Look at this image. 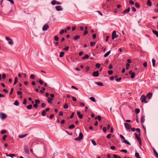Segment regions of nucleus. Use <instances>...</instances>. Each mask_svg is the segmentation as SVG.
Here are the masks:
<instances>
[{
    "label": "nucleus",
    "mask_w": 158,
    "mask_h": 158,
    "mask_svg": "<svg viewBox=\"0 0 158 158\" xmlns=\"http://www.w3.org/2000/svg\"><path fill=\"white\" fill-rule=\"evenodd\" d=\"M89 99L91 100L93 102H96V100H95V98L94 97H91L89 98Z\"/></svg>",
    "instance_id": "c85d7f7f"
},
{
    "label": "nucleus",
    "mask_w": 158,
    "mask_h": 158,
    "mask_svg": "<svg viewBox=\"0 0 158 158\" xmlns=\"http://www.w3.org/2000/svg\"><path fill=\"white\" fill-rule=\"evenodd\" d=\"M64 53L63 52H60L59 56L60 57H62L63 56Z\"/></svg>",
    "instance_id": "a878e982"
},
{
    "label": "nucleus",
    "mask_w": 158,
    "mask_h": 158,
    "mask_svg": "<svg viewBox=\"0 0 158 158\" xmlns=\"http://www.w3.org/2000/svg\"><path fill=\"white\" fill-rule=\"evenodd\" d=\"M17 79H18L17 77H15V81H14V85H15L16 83L17 82Z\"/></svg>",
    "instance_id": "79ce46f5"
},
{
    "label": "nucleus",
    "mask_w": 158,
    "mask_h": 158,
    "mask_svg": "<svg viewBox=\"0 0 158 158\" xmlns=\"http://www.w3.org/2000/svg\"><path fill=\"white\" fill-rule=\"evenodd\" d=\"M140 112V110L139 109L137 108L135 109V113L136 114H138Z\"/></svg>",
    "instance_id": "7c9ffc66"
},
{
    "label": "nucleus",
    "mask_w": 158,
    "mask_h": 158,
    "mask_svg": "<svg viewBox=\"0 0 158 158\" xmlns=\"http://www.w3.org/2000/svg\"><path fill=\"white\" fill-rule=\"evenodd\" d=\"M120 151L121 152L126 153L127 152V151L126 149H123V150H120Z\"/></svg>",
    "instance_id": "13d9d810"
},
{
    "label": "nucleus",
    "mask_w": 158,
    "mask_h": 158,
    "mask_svg": "<svg viewBox=\"0 0 158 158\" xmlns=\"http://www.w3.org/2000/svg\"><path fill=\"white\" fill-rule=\"evenodd\" d=\"M8 43L12 45L13 43L12 40L11 39L10 40L8 41Z\"/></svg>",
    "instance_id": "a19ab883"
},
{
    "label": "nucleus",
    "mask_w": 158,
    "mask_h": 158,
    "mask_svg": "<svg viewBox=\"0 0 158 158\" xmlns=\"http://www.w3.org/2000/svg\"><path fill=\"white\" fill-rule=\"evenodd\" d=\"M14 104L16 106H17L19 105V103L18 100H16L15 101V102L14 103Z\"/></svg>",
    "instance_id": "4be33fe9"
},
{
    "label": "nucleus",
    "mask_w": 158,
    "mask_h": 158,
    "mask_svg": "<svg viewBox=\"0 0 158 158\" xmlns=\"http://www.w3.org/2000/svg\"><path fill=\"white\" fill-rule=\"evenodd\" d=\"M135 138L137 139L138 141L139 142L140 145L141 144V140L139 136L136 133H135Z\"/></svg>",
    "instance_id": "f03ea898"
},
{
    "label": "nucleus",
    "mask_w": 158,
    "mask_h": 158,
    "mask_svg": "<svg viewBox=\"0 0 158 158\" xmlns=\"http://www.w3.org/2000/svg\"><path fill=\"white\" fill-rule=\"evenodd\" d=\"M51 4L52 5H55L56 4H60L61 3L59 2H57L55 0H53L52 2H51Z\"/></svg>",
    "instance_id": "6e6552de"
},
{
    "label": "nucleus",
    "mask_w": 158,
    "mask_h": 158,
    "mask_svg": "<svg viewBox=\"0 0 158 158\" xmlns=\"http://www.w3.org/2000/svg\"><path fill=\"white\" fill-rule=\"evenodd\" d=\"M49 25L47 24H45L43 27L42 30L43 31H46L49 28Z\"/></svg>",
    "instance_id": "20e7f679"
},
{
    "label": "nucleus",
    "mask_w": 158,
    "mask_h": 158,
    "mask_svg": "<svg viewBox=\"0 0 158 158\" xmlns=\"http://www.w3.org/2000/svg\"><path fill=\"white\" fill-rule=\"evenodd\" d=\"M89 57V56L87 54L85 56L82 58V59H87Z\"/></svg>",
    "instance_id": "72a5a7b5"
},
{
    "label": "nucleus",
    "mask_w": 158,
    "mask_h": 158,
    "mask_svg": "<svg viewBox=\"0 0 158 158\" xmlns=\"http://www.w3.org/2000/svg\"><path fill=\"white\" fill-rule=\"evenodd\" d=\"M6 117L7 115L6 114L2 112L0 113V118L2 120L6 119Z\"/></svg>",
    "instance_id": "f257e3e1"
},
{
    "label": "nucleus",
    "mask_w": 158,
    "mask_h": 158,
    "mask_svg": "<svg viewBox=\"0 0 158 158\" xmlns=\"http://www.w3.org/2000/svg\"><path fill=\"white\" fill-rule=\"evenodd\" d=\"M130 10H124L122 13L123 14L125 13H128L129 12Z\"/></svg>",
    "instance_id": "e2e57ef3"
},
{
    "label": "nucleus",
    "mask_w": 158,
    "mask_h": 158,
    "mask_svg": "<svg viewBox=\"0 0 158 158\" xmlns=\"http://www.w3.org/2000/svg\"><path fill=\"white\" fill-rule=\"evenodd\" d=\"M30 77L31 78L34 79L35 78V76L34 75L32 74L30 76Z\"/></svg>",
    "instance_id": "69168bd1"
},
{
    "label": "nucleus",
    "mask_w": 158,
    "mask_h": 158,
    "mask_svg": "<svg viewBox=\"0 0 158 158\" xmlns=\"http://www.w3.org/2000/svg\"><path fill=\"white\" fill-rule=\"evenodd\" d=\"M46 106V105L44 103H42L41 104V106L42 107H45Z\"/></svg>",
    "instance_id": "0e129e2a"
},
{
    "label": "nucleus",
    "mask_w": 158,
    "mask_h": 158,
    "mask_svg": "<svg viewBox=\"0 0 158 158\" xmlns=\"http://www.w3.org/2000/svg\"><path fill=\"white\" fill-rule=\"evenodd\" d=\"M118 36L116 35V31H114L112 34V39L114 40L115 38H117Z\"/></svg>",
    "instance_id": "7ed1b4c3"
},
{
    "label": "nucleus",
    "mask_w": 158,
    "mask_h": 158,
    "mask_svg": "<svg viewBox=\"0 0 158 158\" xmlns=\"http://www.w3.org/2000/svg\"><path fill=\"white\" fill-rule=\"evenodd\" d=\"M111 134H108L107 136H106V137L108 138V139H110L111 137Z\"/></svg>",
    "instance_id": "680f3d73"
},
{
    "label": "nucleus",
    "mask_w": 158,
    "mask_h": 158,
    "mask_svg": "<svg viewBox=\"0 0 158 158\" xmlns=\"http://www.w3.org/2000/svg\"><path fill=\"white\" fill-rule=\"evenodd\" d=\"M79 139L81 140L83 138V135L82 133L81 132H80L79 134Z\"/></svg>",
    "instance_id": "a211bd4d"
},
{
    "label": "nucleus",
    "mask_w": 158,
    "mask_h": 158,
    "mask_svg": "<svg viewBox=\"0 0 158 158\" xmlns=\"http://www.w3.org/2000/svg\"><path fill=\"white\" fill-rule=\"evenodd\" d=\"M141 101L142 102H144L146 103L147 102L146 101V97L144 95H143L141 98Z\"/></svg>",
    "instance_id": "423d86ee"
},
{
    "label": "nucleus",
    "mask_w": 158,
    "mask_h": 158,
    "mask_svg": "<svg viewBox=\"0 0 158 158\" xmlns=\"http://www.w3.org/2000/svg\"><path fill=\"white\" fill-rule=\"evenodd\" d=\"M120 137L121 139H123V140H124L125 139V137L122 135H120Z\"/></svg>",
    "instance_id": "49530a36"
},
{
    "label": "nucleus",
    "mask_w": 158,
    "mask_h": 158,
    "mask_svg": "<svg viewBox=\"0 0 158 158\" xmlns=\"http://www.w3.org/2000/svg\"><path fill=\"white\" fill-rule=\"evenodd\" d=\"M55 8L56 10H61L63 9L61 6H56Z\"/></svg>",
    "instance_id": "2eb2a0df"
},
{
    "label": "nucleus",
    "mask_w": 158,
    "mask_h": 158,
    "mask_svg": "<svg viewBox=\"0 0 158 158\" xmlns=\"http://www.w3.org/2000/svg\"><path fill=\"white\" fill-rule=\"evenodd\" d=\"M153 150L155 156L158 158V153L154 148H153Z\"/></svg>",
    "instance_id": "dca6fc26"
},
{
    "label": "nucleus",
    "mask_w": 158,
    "mask_h": 158,
    "mask_svg": "<svg viewBox=\"0 0 158 158\" xmlns=\"http://www.w3.org/2000/svg\"><path fill=\"white\" fill-rule=\"evenodd\" d=\"M145 116H143V115L142 116L141 118V123H143L144 122V121L145 120Z\"/></svg>",
    "instance_id": "f3484780"
},
{
    "label": "nucleus",
    "mask_w": 158,
    "mask_h": 158,
    "mask_svg": "<svg viewBox=\"0 0 158 158\" xmlns=\"http://www.w3.org/2000/svg\"><path fill=\"white\" fill-rule=\"evenodd\" d=\"M80 36L79 35H77L75 36L74 37V40H77L78 39H79L80 38Z\"/></svg>",
    "instance_id": "f704fd0d"
},
{
    "label": "nucleus",
    "mask_w": 158,
    "mask_h": 158,
    "mask_svg": "<svg viewBox=\"0 0 158 158\" xmlns=\"http://www.w3.org/2000/svg\"><path fill=\"white\" fill-rule=\"evenodd\" d=\"M64 32V30L63 29H62L60 32V35H62Z\"/></svg>",
    "instance_id": "8fccbe9b"
},
{
    "label": "nucleus",
    "mask_w": 158,
    "mask_h": 158,
    "mask_svg": "<svg viewBox=\"0 0 158 158\" xmlns=\"http://www.w3.org/2000/svg\"><path fill=\"white\" fill-rule=\"evenodd\" d=\"M71 88H72V89H74L76 90H78V88L77 87H76L75 86H71Z\"/></svg>",
    "instance_id": "bf43d9fd"
},
{
    "label": "nucleus",
    "mask_w": 158,
    "mask_h": 158,
    "mask_svg": "<svg viewBox=\"0 0 158 158\" xmlns=\"http://www.w3.org/2000/svg\"><path fill=\"white\" fill-rule=\"evenodd\" d=\"M147 4L148 6H150L152 5V3L150 0H148L147 1Z\"/></svg>",
    "instance_id": "393cba45"
},
{
    "label": "nucleus",
    "mask_w": 158,
    "mask_h": 158,
    "mask_svg": "<svg viewBox=\"0 0 158 158\" xmlns=\"http://www.w3.org/2000/svg\"><path fill=\"white\" fill-rule=\"evenodd\" d=\"M35 102L36 104H38L40 103V101L38 99H36L35 100Z\"/></svg>",
    "instance_id": "603ef678"
},
{
    "label": "nucleus",
    "mask_w": 158,
    "mask_h": 158,
    "mask_svg": "<svg viewBox=\"0 0 158 158\" xmlns=\"http://www.w3.org/2000/svg\"><path fill=\"white\" fill-rule=\"evenodd\" d=\"M97 12H98V13L101 16L102 15V12L99 10H97Z\"/></svg>",
    "instance_id": "774afa93"
},
{
    "label": "nucleus",
    "mask_w": 158,
    "mask_h": 158,
    "mask_svg": "<svg viewBox=\"0 0 158 158\" xmlns=\"http://www.w3.org/2000/svg\"><path fill=\"white\" fill-rule=\"evenodd\" d=\"M4 12H2L1 10H0V15H2V14H3L5 15H7L8 14V13H6V10H4Z\"/></svg>",
    "instance_id": "412c9836"
},
{
    "label": "nucleus",
    "mask_w": 158,
    "mask_h": 158,
    "mask_svg": "<svg viewBox=\"0 0 158 158\" xmlns=\"http://www.w3.org/2000/svg\"><path fill=\"white\" fill-rule=\"evenodd\" d=\"M95 84L97 85L100 86H103V84L102 82H95Z\"/></svg>",
    "instance_id": "9b49d317"
},
{
    "label": "nucleus",
    "mask_w": 158,
    "mask_h": 158,
    "mask_svg": "<svg viewBox=\"0 0 158 158\" xmlns=\"http://www.w3.org/2000/svg\"><path fill=\"white\" fill-rule=\"evenodd\" d=\"M135 74L134 73H132L131 75V78H133L135 76Z\"/></svg>",
    "instance_id": "ea45409f"
},
{
    "label": "nucleus",
    "mask_w": 158,
    "mask_h": 158,
    "mask_svg": "<svg viewBox=\"0 0 158 158\" xmlns=\"http://www.w3.org/2000/svg\"><path fill=\"white\" fill-rule=\"evenodd\" d=\"M95 118V119H98L99 121H100L101 120V117L100 116H98V117H96Z\"/></svg>",
    "instance_id": "473e14b6"
},
{
    "label": "nucleus",
    "mask_w": 158,
    "mask_h": 158,
    "mask_svg": "<svg viewBox=\"0 0 158 158\" xmlns=\"http://www.w3.org/2000/svg\"><path fill=\"white\" fill-rule=\"evenodd\" d=\"M6 155L7 156H10V157H12L13 156H15V155L14 154H10L8 155L7 154V153H6Z\"/></svg>",
    "instance_id": "b1692460"
},
{
    "label": "nucleus",
    "mask_w": 158,
    "mask_h": 158,
    "mask_svg": "<svg viewBox=\"0 0 158 158\" xmlns=\"http://www.w3.org/2000/svg\"><path fill=\"white\" fill-rule=\"evenodd\" d=\"M110 51H108L107 52H106L104 54V57H106L107 56L110 54Z\"/></svg>",
    "instance_id": "aec40b11"
},
{
    "label": "nucleus",
    "mask_w": 158,
    "mask_h": 158,
    "mask_svg": "<svg viewBox=\"0 0 158 158\" xmlns=\"http://www.w3.org/2000/svg\"><path fill=\"white\" fill-rule=\"evenodd\" d=\"M92 75L94 77H96L99 76V72L98 71H94L93 72Z\"/></svg>",
    "instance_id": "0eeeda50"
},
{
    "label": "nucleus",
    "mask_w": 158,
    "mask_h": 158,
    "mask_svg": "<svg viewBox=\"0 0 158 158\" xmlns=\"http://www.w3.org/2000/svg\"><path fill=\"white\" fill-rule=\"evenodd\" d=\"M135 156L136 158H141L139 157V154L138 152H136L135 153Z\"/></svg>",
    "instance_id": "bb28decb"
},
{
    "label": "nucleus",
    "mask_w": 158,
    "mask_h": 158,
    "mask_svg": "<svg viewBox=\"0 0 158 158\" xmlns=\"http://www.w3.org/2000/svg\"><path fill=\"white\" fill-rule=\"evenodd\" d=\"M75 127V126L74 125V124H72V125H70V126H69V129H73V128L74 127Z\"/></svg>",
    "instance_id": "c756f323"
},
{
    "label": "nucleus",
    "mask_w": 158,
    "mask_h": 158,
    "mask_svg": "<svg viewBox=\"0 0 158 158\" xmlns=\"http://www.w3.org/2000/svg\"><path fill=\"white\" fill-rule=\"evenodd\" d=\"M91 141L92 143L94 146H96L97 145V143L95 140H91Z\"/></svg>",
    "instance_id": "2f4dec72"
},
{
    "label": "nucleus",
    "mask_w": 158,
    "mask_h": 158,
    "mask_svg": "<svg viewBox=\"0 0 158 158\" xmlns=\"http://www.w3.org/2000/svg\"><path fill=\"white\" fill-rule=\"evenodd\" d=\"M130 64L128 63H127L126 64V68L127 69H129V67L130 66Z\"/></svg>",
    "instance_id": "4c0bfd02"
},
{
    "label": "nucleus",
    "mask_w": 158,
    "mask_h": 158,
    "mask_svg": "<svg viewBox=\"0 0 158 158\" xmlns=\"http://www.w3.org/2000/svg\"><path fill=\"white\" fill-rule=\"evenodd\" d=\"M74 112H73V113L71 115H70V118H73V116H74Z\"/></svg>",
    "instance_id": "338daca9"
},
{
    "label": "nucleus",
    "mask_w": 158,
    "mask_h": 158,
    "mask_svg": "<svg viewBox=\"0 0 158 158\" xmlns=\"http://www.w3.org/2000/svg\"><path fill=\"white\" fill-rule=\"evenodd\" d=\"M124 125L126 129H129L131 128V125L128 123H124Z\"/></svg>",
    "instance_id": "39448f33"
},
{
    "label": "nucleus",
    "mask_w": 158,
    "mask_h": 158,
    "mask_svg": "<svg viewBox=\"0 0 158 158\" xmlns=\"http://www.w3.org/2000/svg\"><path fill=\"white\" fill-rule=\"evenodd\" d=\"M95 44V42H91L90 43V45L91 46H94Z\"/></svg>",
    "instance_id": "c03bdc74"
},
{
    "label": "nucleus",
    "mask_w": 158,
    "mask_h": 158,
    "mask_svg": "<svg viewBox=\"0 0 158 158\" xmlns=\"http://www.w3.org/2000/svg\"><path fill=\"white\" fill-rule=\"evenodd\" d=\"M24 151L27 154H29V150H28L27 147L26 146H25Z\"/></svg>",
    "instance_id": "f8f14e48"
},
{
    "label": "nucleus",
    "mask_w": 158,
    "mask_h": 158,
    "mask_svg": "<svg viewBox=\"0 0 158 158\" xmlns=\"http://www.w3.org/2000/svg\"><path fill=\"white\" fill-rule=\"evenodd\" d=\"M26 103H27V100H26V98H25L24 99V100H23V104H26Z\"/></svg>",
    "instance_id": "4d7b16f0"
},
{
    "label": "nucleus",
    "mask_w": 158,
    "mask_h": 158,
    "mask_svg": "<svg viewBox=\"0 0 158 158\" xmlns=\"http://www.w3.org/2000/svg\"><path fill=\"white\" fill-rule=\"evenodd\" d=\"M32 105L31 104H30L27 106V108L29 110H30L31 109Z\"/></svg>",
    "instance_id": "c9c22d12"
},
{
    "label": "nucleus",
    "mask_w": 158,
    "mask_h": 158,
    "mask_svg": "<svg viewBox=\"0 0 158 158\" xmlns=\"http://www.w3.org/2000/svg\"><path fill=\"white\" fill-rule=\"evenodd\" d=\"M103 130L104 133H106V128L104 127L103 128Z\"/></svg>",
    "instance_id": "052dcab7"
},
{
    "label": "nucleus",
    "mask_w": 158,
    "mask_h": 158,
    "mask_svg": "<svg viewBox=\"0 0 158 158\" xmlns=\"http://www.w3.org/2000/svg\"><path fill=\"white\" fill-rule=\"evenodd\" d=\"M63 107H64V108L65 109H67L68 107V105L66 103H65Z\"/></svg>",
    "instance_id": "58836bf2"
},
{
    "label": "nucleus",
    "mask_w": 158,
    "mask_h": 158,
    "mask_svg": "<svg viewBox=\"0 0 158 158\" xmlns=\"http://www.w3.org/2000/svg\"><path fill=\"white\" fill-rule=\"evenodd\" d=\"M27 135V134H25L22 135H19V137L20 138H23L26 136Z\"/></svg>",
    "instance_id": "cd10ccee"
},
{
    "label": "nucleus",
    "mask_w": 158,
    "mask_h": 158,
    "mask_svg": "<svg viewBox=\"0 0 158 158\" xmlns=\"http://www.w3.org/2000/svg\"><path fill=\"white\" fill-rule=\"evenodd\" d=\"M69 49V46H67L65 48H63V50H65V51H68Z\"/></svg>",
    "instance_id": "de8ad7c7"
},
{
    "label": "nucleus",
    "mask_w": 158,
    "mask_h": 158,
    "mask_svg": "<svg viewBox=\"0 0 158 158\" xmlns=\"http://www.w3.org/2000/svg\"><path fill=\"white\" fill-rule=\"evenodd\" d=\"M54 39L55 40H56V41H58L59 40L58 37L57 36H55L54 37Z\"/></svg>",
    "instance_id": "09e8293b"
},
{
    "label": "nucleus",
    "mask_w": 158,
    "mask_h": 158,
    "mask_svg": "<svg viewBox=\"0 0 158 158\" xmlns=\"http://www.w3.org/2000/svg\"><path fill=\"white\" fill-rule=\"evenodd\" d=\"M123 142L127 144L128 145H131L130 143L125 139L123 140Z\"/></svg>",
    "instance_id": "ddd939ff"
},
{
    "label": "nucleus",
    "mask_w": 158,
    "mask_h": 158,
    "mask_svg": "<svg viewBox=\"0 0 158 158\" xmlns=\"http://www.w3.org/2000/svg\"><path fill=\"white\" fill-rule=\"evenodd\" d=\"M143 65L144 67H146L147 65V63L146 62H144L143 63Z\"/></svg>",
    "instance_id": "5fc2aeb1"
},
{
    "label": "nucleus",
    "mask_w": 158,
    "mask_h": 158,
    "mask_svg": "<svg viewBox=\"0 0 158 158\" xmlns=\"http://www.w3.org/2000/svg\"><path fill=\"white\" fill-rule=\"evenodd\" d=\"M6 133V131L5 130H2L1 132V133L2 134H5Z\"/></svg>",
    "instance_id": "37998d69"
},
{
    "label": "nucleus",
    "mask_w": 158,
    "mask_h": 158,
    "mask_svg": "<svg viewBox=\"0 0 158 158\" xmlns=\"http://www.w3.org/2000/svg\"><path fill=\"white\" fill-rule=\"evenodd\" d=\"M100 64L98 63L96 64V67L97 68H98L100 67Z\"/></svg>",
    "instance_id": "a18cd8bd"
},
{
    "label": "nucleus",
    "mask_w": 158,
    "mask_h": 158,
    "mask_svg": "<svg viewBox=\"0 0 158 158\" xmlns=\"http://www.w3.org/2000/svg\"><path fill=\"white\" fill-rule=\"evenodd\" d=\"M53 98L49 97L48 98V103H52V101L53 100Z\"/></svg>",
    "instance_id": "6ab92c4d"
},
{
    "label": "nucleus",
    "mask_w": 158,
    "mask_h": 158,
    "mask_svg": "<svg viewBox=\"0 0 158 158\" xmlns=\"http://www.w3.org/2000/svg\"><path fill=\"white\" fill-rule=\"evenodd\" d=\"M77 114L79 118L80 119H82L83 117V115L82 114H81L80 112L79 111H77Z\"/></svg>",
    "instance_id": "1a4fd4ad"
},
{
    "label": "nucleus",
    "mask_w": 158,
    "mask_h": 158,
    "mask_svg": "<svg viewBox=\"0 0 158 158\" xmlns=\"http://www.w3.org/2000/svg\"><path fill=\"white\" fill-rule=\"evenodd\" d=\"M46 114V111L45 110H43L42 112V116H45Z\"/></svg>",
    "instance_id": "e433bc0d"
},
{
    "label": "nucleus",
    "mask_w": 158,
    "mask_h": 158,
    "mask_svg": "<svg viewBox=\"0 0 158 158\" xmlns=\"http://www.w3.org/2000/svg\"><path fill=\"white\" fill-rule=\"evenodd\" d=\"M135 6L137 8H139V7L140 5L138 3H135Z\"/></svg>",
    "instance_id": "864d4df0"
},
{
    "label": "nucleus",
    "mask_w": 158,
    "mask_h": 158,
    "mask_svg": "<svg viewBox=\"0 0 158 158\" xmlns=\"http://www.w3.org/2000/svg\"><path fill=\"white\" fill-rule=\"evenodd\" d=\"M38 81L40 84H43V82L41 79H39Z\"/></svg>",
    "instance_id": "6e6d98bb"
},
{
    "label": "nucleus",
    "mask_w": 158,
    "mask_h": 158,
    "mask_svg": "<svg viewBox=\"0 0 158 158\" xmlns=\"http://www.w3.org/2000/svg\"><path fill=\"white\" fill-rule=\"evenodd\" d=\"M13 89H14L13 88H12L11 89L10 92V93H9V95H10L11 94H12V93H13Z\"/></svg>",
    "instance_id": "3c124183"
},
{
    "label": "nucleus",
    "mask_w": 158,
    "mask_h": 158,
    "mask_svg": "<svg viewBox=\"0 0 158 158\" xmlns=\"http://www.w3.org/2000/svg\"><path fill=\"white\" fill-rule=\"evenodd\" d=\"M152 65L153 67H155V63H156V60H155L153 59L152 60Z\"/></svg>",
    "instance_id": "5701e85b"
},
{
    "label": "nucleus",
    "mask_w": 158,
    "mask_h": 158,
    "mask_svg": "<svg viewBox=\"0 0 158 158\" xmlns=\"http://www.w3.org/2000/svg\"><path fill=\"white\" fill-rule=\"evenodd\" d=\"M152 31L153 33L158 37V31L156 30H152Z\"/></svg>",
    "instance_id": "4468645a"
},
{
    "label": "nucleus",
    "mask_w": 158,
    "mask_h": 158,
    "mask_svg": "<svg viewBox=\"0 0 158 158\" xmlns=\"http://www.w3.org/2000/svg\"><path fill=\"white\" fill-rule=\"evenodd\" d=\"M152 96V94L151 93L149 92L146 95V97L148 98L149 99H150Z\"/></svg>",
    "instance_id": "9d476101"
}]
</instances>
